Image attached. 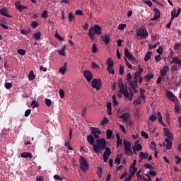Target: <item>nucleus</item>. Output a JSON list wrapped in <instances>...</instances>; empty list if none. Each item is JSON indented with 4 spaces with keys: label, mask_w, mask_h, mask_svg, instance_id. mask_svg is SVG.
<instances>
[{
    "label": "nucleus",
    "mask_w": 181,
    "mask_h": 181,
    "mask_svg": "<svg viewBox=\"0 0 181 181\" xmlns=\"http://www.w3.org/2000/svg\"><path fill=\"white\" fill-rule=\"evenodd\" d=\"M107 146V142L105 139H99L96 140V144L93 146V151L95 153H100L102 151H104Z\"/></svg>",
    "instance_id": "obj_1"
},
{
    "label": "nucleus",
    "mask_w": 181,
    "mask_h": 181,
    "mask_svg": "<svg viewBox=\"0 0 181 181\" xmlns=\"http://www.w3.org/2000/svg\"><path fill=\"white\" fill-rule=\"evenodd\" d=\"M95 35H101V27L98 25H95L94 27H90L88 31V36L90 40H94Z\"/></svg>",
    "instance_id": "obj_2"
},
{
    "label": "nucleus",
    "mask_w": 181,
    "mask_h": 181,
    "mask_svg": "<svg viewBox=\"0 0 181 181\" xmlns=\"http://www.w3.org/2000/svg\"><path fill=\"white\" fill-rule=\"evenodd\" d=\"M79 169H81V171L86 173L87 170L90 169V166L88 165V162L84 158L83 156H80L79 157Z\"/></svg>",
    "instance_id": "obj_3"
},
{
    "label": "nucleus",
    "mask_w": 181,
    "mask_h": 181,
    "mask_svg": "<svg viewBox=\"0 0 181 181\" xmlns=\"http://www.w3.org/2000/svg\"><path fill=\"white\" fill-rule=\"evenodd\" d=\"M101 86H103L101 79L94 78L92 80L91 87H93V88H95L97 90V91H99V90L101 88Z\"/></svg>",
    "instance_id": "obj_4"
},
{
    "label": "nucleus",
    "mask_w": 181,
    "mask_h": 181,
    "mask_svg": "<svg viewBox=\"0 0 181 181\" xmlns=\"http://www.w3.org/2000/svg\"><path fill=\"white\" fill-rule=\"evenodd\" d=\"M106 64L107 66V71H108L109 74H115V71L112 69L114 67V61L109 58L106 62Z\"/></svg>",
    "instance_id": "obj_5"
},
{
    "label": "nucleus",
    "mask_w": 181,
    "mask_h": 181,
    "mask_svg": "<svg viewBox=\"0 0 181 181\" xmlns=\"http://www.w3.org/2000/svg\"><path fill=\"white\" fill-rule=\"evenodd\" d=\"M124 54L125 57H127V59H128L131 63H136V59H135V57L131 54V52H129V49H128V48L124 49Z\"/></svg>",
    "instance_id": "obj_6"
},
{
    "label": "nucleus",
    "mask_w": 181,
    "mask_h": 181,
    "mask_svg": "<svg viewBox=\"0 0 181 181\" xmlns=\"http://www.w3.org/2000/svg\"><path fill=\"white\" fill-rule=\"evenodd\" d=\"M137 36H140L141 37H143V39H146L148 37V31L146 30V28H140L136 32Z\"/></svg>",
    "instance_id": "obj_7"
},
{
    "label": "nucleus",
    "mask_w": 181,
    "mask_h": 181,
    "mask_svg": "<svg viewBox=\"0 0 181 181\" xmlns=\"http://www.w3.org/2000/svg\"><path fill=\"white\" fill-rule=\"evenodd\" d=\"M90 133L93 135V138H95V139H98V138H100V135H101V131H100L97 127H91Z\"/></svg>",
    "instance_id": "obj_8"
},
{
    "label": "nucleus",
    "mask_w": 181,
    "mask_h": 181,
    "mask_svg": "<svg viewBox=\"0 0 181 181\" xmlns=\"http://www.w3.org/2000/svg\"><path fill=\"white\" fill-rule=\"evenodd\" d=\"M154 11V16L153 18H151L150 21H158L160 18V11H159V9L158 8L155 7L153 8Z\"/></svg>",
    "instance_id": "obj_9"
},
{
    "label": "nucleus",
    "mask_w": 181,
    "mask_h": 181,
    "mask_svg": "<svg viewBox=\"0 0 181 181\" xmlns=\"http://www.w3.org/2000/svg\"><path fill=\"white\" fill-rule=\"evenodd\" d=\"M83 76L88 83L93 80V74L90 71H84Z\"/></svg>",
    "instance_id": "obj_10"
},
{
    "label": "nucleus",
    "mask_w": 181,
    "mask_h": 181,
    "mask_svg": "<svg viewBox=\"0 0 181 181\" xmlns=\"http://www.w3.org/2000/svg\"><path fill=\"white\" fill-rule=\"evenodd\" d=\"M165 93H166L167 98H169V100H170L171 101H176L177 98L175 95V94H173V93H172V91H170L169 90H166Z\"/></svg>",
    "instance_id": "obj_11"
},
{
    "label": "nucleus",
    "mask_w": 181,
    "mask_h": 181,
    "mask_svg": "<svg viewBox=\"0 0 181 181\" xmlns=\"http://www.w3.org/2000/svg\"><path fill=\"white\" fill-rule=\"evenodd\" d=\"M0 15H1V16H6V18H12V16L9 15V11H8V9L5 7L0 9Z\"/></svg>",
    "instance_id": "obj_12"
},
{
    "label": "nucleus",
    "mask_w": 181,
    "mask_h": 181,
    "mask_svg": "<svg viewBox=\"0 0 181 181\" xmlns=\"http://www.w3.org/2000/svg\"><path fill=\"white\" fill-rule=\"evenodd\" d=\"M118 87L119 88V93H121V94L127 90V89H125V87L124 86V82H122V79H119Z\"/></svg>",
    "instance_id": "obj_13"
},
{
    "label": "nucleus",
    "mask_w": 181,
    "mask_h": 181,
    "mask_svg": "<svg viewBox=\"0 0 181 181\" xmlns=\"http://www.w3.org/2000/svg\"><path fill=\"white\" fill-rule=\"evenodd\" d=\"M86 140L88 141V144H90V145H91L93 148H94V146L95 145V140L94 139V136H93V135L91 134H89L88 136H87Z\"/></svg>",
    "instance_id": "obj_14"
},
{
    "label": "nucleus",
    "mask_w": 181,
    "mask_h": 181,
    "mask_svg": "<svg viewBox=\"0 0 181 181\" xmlns=\"http://www.w3.org/2000/svg\"><path fill=\"white\" fill-rule=\"evenodd\" d=\"M168 71H169V66H165L163 69L160 70V74L161 77H165L166 74H168Z\"/></svg>",
    "instance_id": "obj_15"
},
{
    "label": "nucleus",
    "mask_w": 181,
    "mask_h": 181,
    "mask_svg": "<svg viewBox=\"0 0 181 181\" xmlns=\"http://www.w3.org/2000/svg\"><path fill=\"white\" fill-rule=\"evenodd\" d=\"M139 158H140V160H139V162H142L144 159H148V158H149V153L140 152Z\"/></svg>",
    "instance_id": "obj_16"
},
{
    "label": "nucleus",
    "mask_w": 181,
    "mask_h": 181,
    "mask_svg": "<svg viewBox=\"0 0 181 181\" xmlns=\"http://www.w3.org/2000/svg\"><path fill=\"white\" fill-rule=\"evenodd\" d=\"M67 71V62H64V66L59 69V73L64 76Z\"/></svg>",
    "instance_id": "obj_17"
},
{
    "label": "nucleus",
    "mask_w": 181,
    "mask_h": 181,
    "mask_svg": "<svg viewBox=\"0 0 181 181\" xmlns=\"http://www.w3.org/2000/svg\"><path fill=\"white\" fill-rule=\"evenodd\" d=\"M154 75L153 73L149 72L144 76V80L146 81V83H149L152 78H153Z\"/></svg>",
    "instance_id": "obj_18"
},
{
    "label": "nucleus",
    "mask_w": 181,
    "mask_h": 181,
    "mask_svg": "<svg viewBox=\"0 0 181 181\" xmlns=\"http://www.w3.org/2000/svg\"><path fill=\"white\" fill-rule=\"evenodd\" d=\"M130 117L131 116L129 113H124L120 116V119H122L123 122H127Z\"/></svg>",
    "instance_id": "obj_19"
},
{
    "label": "nucleus",
    "mask_w": 181,
    "mask_h": 181,
    "mask_svg": "<svg viewBox=\"0 0 181 181\" xmlns=\"http://www.w3.org/2000/svg\"><path fill=\"white\" fill-rule=\"evenodd\" d=\"M40 37H42V33H40V31L35 33L33 35V40H40Z\"/></svg>",
    "instance_id": "obj_20"
},
{
    "label": "nucleus",
    "mask_w": 181,
    "mask_h": 181,
    "mask_svg": "<svg viewBox=\"0 0 181 181\" xmlns=\"http://www.w3.org/2000/svg\"><path fill=\"white\" fill-rule=\"evenodd\" d=\"M101 39H103V42H104L105 45H108V43H110V40H111L110 35H105V36L101 35Z\"/></svg>",
    "instance_id": "obj_21"
},
{
    "label": "nucleus",
    "mask_w": 181,
    "mask_h": 181,
    "mask_svg": "<svg viewBox=\"0 0 181 181\" xmlns=\"http://www.w3.org/2000/svg\"><path fill=\"white\" fill-rule=\"evenodd\" d=\"M179 64L180 66H181V59L177 58V57H173V60L170 62V64Z\"/></svg>",
    "instance_id": "obj_22"
},
{
    "label": "nucleus",
    "mask_w": 181,
    "mask_h": 181,
    "mask_svg": "<svg viewBox=\"0 0 181 181\" xmlns=\"http://www.w3.org/2000/svg\"><path fill=\"white\" fill-rule=\"evenodd\" d=\"M129 85L132 87L134 93H138V90H136V88L138 87V85L134 84L133 81H129Z\"/></svg>",
    "instance_id": "obj_23"
},
{
    "label": "nucleus",
    "mask_w": 181,
    "mask_h": 181,
    "mask_svg": "<svg viewBox=\"0 0 181 181\" xmlns=\"http://www.w3.org/2000/svg\"><path fill=\"white\" fill-rule=\"evenodd\" d=\"M157 117L158 118V122H160V124H161L163 125V127H166L165 123H163V120L162 119V113H160V112H158Z\"/></svg>",
    "instance_id": "obj_24"
},
{
    "label": "nucleus",
    "mask_w": 181,
    "mask_h": 181,
    "mask_svg": "<svg viewBox=\"0 0 181 181\" xmlns=\"http://www.w3.org/2000/svg\"><path fill=\"white\" fill-rule=\"evenodd\" d=\"M165 141L167 144L166 149L168 151H170V149H172V141H170L169 139H165Z\"/></svg>",
    "instance_id": "obj_25"
},
{
    "label": "nucleus",
    "mask_w": 181,
    "mask_h": 181,
    "mask_svg": "<svg viewBox=\"0 0 181 181\" xmlns=\"http://www.w3.org/2000/svg\"><path fill=\"white\" fill-rule=\"evenodd\" d=\"M163 131L165 136H167V138H172V133H170V131H169L168 128H164Z\"/></svg>",
    "instance_id": "obj_26"
},
{
    "label": "nucleus",
    "mask_w": 181,
    "mask_h": 181,
    "mask_svg": "<svg viewBox=\"0 0 181 181\" xmlns=\"http://www.w3.org/2000/svg\"><path fill=\"white\" fill-rule=\"evenodd\" d=\"M21 158H30V159H32V153H28V152H23L21 154Z\"/></svg>",
    "instance_id": "obj_27"
},
{
    "label": "nucleus",
    "mask_w": 181,
    "mask_h": 181,
    "mask_svg": "<svg viewBox=\"0 0 181 181\" xmlns=\"http://www.w3.org/2000/svg\"><path fill=\"white\" fill-rule=\"evenodd\" d=\"M151 56H152V52H147L144 57V62H148L151 59Z\"/></svg>",
    "instance_id": "obj_28"
},
{
    "label": "nucleus",
    "mask_w": 181,
    "mask_h": 181,
    "mask_svg": "<svg viewBox=\"0 0 181 181\" xmlns=\"http://www.w3.org/2000/svg\"><path fill=\"white\" fill-rule=\"evenodd\" d=\"M123 145L124 146V149H128L131 148V142L127 140L123 141Z\"/></svg>",
    "instance_id": "obj_29"
},
{
    "label": "nucleus",
    "mask_w": 181,
    "mask_h": 181,
    "mask_svg": "<svg viewBox=\"0 0 181 181\" xmlns=\"http://www.w3.org/2000/svg\"><path fill=\"white\" fill-rule=\"evenodd\" d=\"M36 77L33 71H30L28 74V78L30 81H33V79Z\"/></svg>",
    "instance_id": "obj_30"
},
{
    "label": "nucleus",
    "mask_w": 181,
    "mask_h": 181,
    "mask_svg": "<svg viewBox=\"0 0 181 181\" xmlns=\"http://www.w3.org/2000/svg\"><path fill=\"white\" fill-rule=\"evenodd\" d=\"M112 136V132L111 131V129H107L106 131V138L107 139H111Z\"/></svg>",
    "instance_id": "obj_31"
},
{
    "label": "nucleus",
    "mask_w": 181,
    "mask_h": 181,
    "mask_svg": "<svg viewBox=\"0 0 181 181\" xmlns=\"http://www.w3.org/2000/svg\"><path fill=\"white\" fill-rule=\"evenodd\" d=\"M105 151L103 153V155H106L107 156H110V155H111V148H110V147H105Z\"/></svg>",
    "instance_id": "obj_32"
},
{
    "label": "nucleus",
    "mask_w": 181,
    "mask_h": 181,
    "mask_svg": "<svg viewBox=\"0 0 181 181\" xmlns=\"http://www.w3.org/2000/svg\"><path fill=\"white\" fill-rule=\"evenodd\" d=\"M176 8H173V10L171 11V21H173L175 18H178L179 16H176Z\"/></svg>",
    "instance_id": "obj_33"
},
{
    "label": "nucleus",
    "mask_w": 181,
    "mask_h": 181,
    "mask_svg": "<svg viewBox=\"0 0 181 181\" xmlns=\"http://www.w3.org/2000/svg\"><path fill=\"white\" fill-rule=\"evenodd\" d=\"M115 163H117V165H119L121 163V156L118 154L115 159Z\"/></svg>",
    "instance_id": "obj_34"
},
{
    "label": "nucleus",
    "mask_w": 181,
    "mask_h": 181,
    "mask_svg": "<svg viewBox=\"0 0 181 181\" xmlns=\"http://www.w3.org/2000/svg\"><path fill=\"white\" fill-rule=\"evenodd\" d=\"M97 175L98 177L101 178L103 177V168L101 167H99L97 171Z\"/></svg>",
    "instance_id": "obj_35"
},
{
    "label": "nucleus",
    "mask_w": 181,
    "mask_h": 181,
    "mask_svg": "<svg viewBox=\"0 0 181 181\" xmlns=\"http://www.w3.org/2000/svg\"><path fill=\"white\" fill-rule=\"evenodd\" d=\"M125 153L127 156H132V150L130 148H124Z\"/></svg>",
    "instance_id": "obj_36"
},
{
    "label": "nucleus",
    "mask_w": 181,
    "mask_h": 181,
    "mask_svg": "<svg viewBox=\"0 0 181 181\" xmlns=\"http://www.w3.org/2000/svg\"><path fill=\"white\" fill-rule=\"evenodd\" d=\"M68 19L69 22H73V21H74V15H73V13H69Z\"/></svg>",
    "instance_id": "obj_37"
},
{
    "label": "nucleus",
    "mask_w": 181,
    "mask_h": 181,
    "mask_svg": "<svg viewBox=\"0 0 181 181\" xmlns=\"http://www.w3.org/2000/svg\"><path fill=\"white\" fill-rule=\"evenodd\" d=\"M17 53L21 56H25L26 54V51H25L23 49H18Z\"/></svg>",
    "instance_id": "obj_38"
},
{
    "label": "nucleus",
    "mask_w": 181,
    "mask_h": 181,
    "mask_svg": "<svg viewBox=\"0 0 181 181\" xmlns=\"http://www.w3.org/2000/svg\"><path fill=\"white\" fill-rule=\"evenodd\" d=\"M17 9H18L20 12H22V11H25V9H28V7L24 5H20L17 6Z\"/></svg>",
    "instance_id": "obj_39"
},
{
    "label": "nucleus",
    "mask_w": 181,
    "mask_h": 181,
    "mask_svg": "<svg viewBox=\"0 0 181 181\" xmlns=\"http://www.w3.org/2000/svg\"><path fill=\"white\" fill-rule=\"evenodd\" d=\"M4 87L5 88H6V90H11V88H12V83L9 82H6L4 84Z\"/></svg>",
    "instance_id": "obj_40"
},
{
    "label": "nucleus",
    "mask_w": 181,
    "mask_h": 181,
    "mask_svg": "<svg viewBox=\"0 0 181 181\" xmlns=\"http://www.w3.org/2000/svg\"><path fill=\"white\" fill-rule=\"evenodd\" d=\"M142 103V101L141 100V99H135L133 101V104L134 105H135V107H136V105H139V104H141Z\"/></svg>",
    "instance_id": "obj_41"
},
{
    "label": "nucleus",
    "mask_w": 181,
    "mask_h": 181,
    "mask_svg": "<svg viewBox=\"0 0 181 181\" xmlns=\"http://www.w3.org/2000/svg\"><path fill=\"white\" fill-rule=\"evenodd\" d=\"M31 30L30 29L28 30H21V35H29L30 33Z\"/></svg>",
    "instance_id": "obj_42"
},
{
    "label": "nucleus",
    "mask_w": 181,
    "mask_h": 181,
    "mask_svg": "<svg viewBox=\"0 0 181 181\" xmlns=\"http://www.w3.org/2000/svg\"><path fill=\"white\" fill-rule=\"evenodd\" d=\"M36 107H39V103H37V102H36V100H33L31 103V107L36 108Z\"/></svg>",
    "instance_id": "obj_43"
},
{
    "label": "nucleus",
    "mask_w": 181,
    "mask_h": 181,
    "mask_svg": "<svg viewBox=\"0 0 181 181\" xmlns=\"http://www.w3.org/2000/svg\"><path fill=\"white\" fill-rule=\"evenodd\" d=\"M150 148L153 151H156V144L155 143V141L151 142Z\"/></svg>",
    "instance_id": "obj_44"
},
{
    "label": "nucleus",
    "mask_w": 181,
    "mask_h": 181,
    "mask_svg": "<svg viewBox=\"0 0 181 181\" xmlns=\"http://www.w3.org/2000/svg\"><path fill=\"white\" fill-rule=\"evenodd\" d=\"M139 71L136 72L134 74L137 75L139 77L141 76V73L144 71V69L141 68V66H139Z\"/></svg>",
    "instance_id": "obj_45"
},
{
    "label": "nucleus",
    "mask_w": 181,
    "mask_h": 181,
    "mask_svg": "<svg viewBox=\"0 0 181 181\" xmlns=\"http://www.w3.org/2000/svg\"><path fill=\"white\" fill-rule=\"evenodd\" d=\"M45 104L47 107H51L52 106V100L45 98Z\"/></svg>",
    "instance_id": "obj_46"
},
{
    "label": "nucleus",
    "mask_w": 181,
    "mask_h": 181,
    "mask_svg": "<svg viewBox=\"0 0 181 181\" xmlns=\"http://www.w3.org/2000/svg\"><path fill=\"white\" fill-rule=\"evenodd\" d=\"M157 53L158 54H163V47L162 46H159L158 48L156 49Z\"/></svg>",
    "instance_id": "obj_47"
},
{
    "label": "nucleus",
    "mask_w": 181,
    "mask_h": 181,
    "mask_svg": "<svg viewBox=\"0 0 181 181\" xmlns=\"http://www.w3.org/2000/svg\"><path fill=\"white\" fill-rule=\"evenodd\" d=\"M170 70L173 74L175 71H177L179 70V68L177 67V65H174Z\"/></svg>",
    "instance_id": "obj_48"
},
{
    "label": "nucleus",
    "mask_w": 181,
    "mask_h": 181,
    "mask_svg": "<svg viewBox=\"0 0 181 181\" xmlns=\"http://www.w3.org/2000/svg\"><path fill=\"white\" fill-rule=\"evenodd\" d=\"M41 16L43 19H46V18H47V16H48L47 11H43L41 14Z\"/></svg>",
    "instance_id": "obj_49"
},
{
    "label": "nucleus",
    "mask_w": 181,
    "mask_h": 181,
    "mask_svg": "<svg viewBox=\"0 0 181 181\" xmlns=\"http://www.w3.org/2000/svg\"><path fill=\"white\" fill-rule=\"evenodd\" d=\"M126 28H127V24H119L118 25L119 30H124V29Z\"/></svg>",
    "instance_id": "obj_50"
},
{
    "label": "nucleus",
    "mask_w": 181,
    "mask_h": 181,
    "mask_svg": "<svg viewBox=\"0 0 181 181\" xmlns=\"http://www.w3.org/2000/svg\"><path fill=\"white\" fill-rule=\"evenodd\" d=\"M100 124L101 125H107V124H108V119H107V117H104Z\"/></svg>",
    "instance_id": "obj_51"
},
{
    "label": "nucleus",
    "mask_w": 181,
    "mask_h": 181,
    "mask_svg": "<svg viewBox=\"0 0 181 181\" xmlns=\"http://www.w3.org/2000/svg\"><path fill=\"white\" fill-rule=\"evenodd\" d=\"M142 170H140L136 173L137 179L139 181H141V177H144V176L141 175V172Z\"/></svg>",
    "instance_id": "obj_52"
},
{
    "label": "nucleus",
    "mask_w": 181,
    "mask_h": 181,
    "mask_svg": "<svg viewBox=\"0 0 181 181\" xmlns=\"http://www.w3.org/2000/svg\"><path fill=\"white\" fill-rule=\"evenodd\" d=\"M141 136L145 138V139H148V138H149V136L148 135V133H146L144 131H141Z\"/></svg>",
    "instance_id": "obj_53"
},
{
    "label": "nucleus",
    "mask_w": 181,
    "mask_h": 181,
    "mask_svg": "<svg viewBox=\"0 0 181 181\" xmlns=\"http://www.w3.org/2000/svg\"><path fill=\"white\" fill-rule=\"evenodd\" d=\"M55 37H57L58 39V40H59L60 42H63L64 39L63 37L60 36V35H59V33H56L54 35Z\"/></svg>",
    "instance_id": "obj_54"
},
{
    "label": "nucleus",
    "mask_w": 181,
    "mask_h": 181,
    "mask_svg": "<svg viewBox=\"0 0 181 181\" xmlns=\"http://www.w3.org/2000/svg\"><path fill=\"white\" fill-rule=\"evenodd\" d=\"M97 45L95 44H93L92 45V52L93 53H97Z\"/></svg>",
    "instance_id": "obj_55"
},
{
    "label": "nucleus",
    "mask_w": 181,
    "mask_h": 181,
    "mask_svg": "<svg viewBox=\"0 0 181 181\" xmlns=\"http://www.w3.org/2000/svg\"><path fill=\"white\" fill-rule=\"evenodd\" d=\"M146 176H148V180L146 179L145 177H143L141 178L140 181H150L151 180V176L149 175L146 174Z\"/></svg>",
    "instance_id": "obj_56"
},
{
    "label": "nucleus",
    "mask_w": 181,
    "mask_h": 181,
    "mask_svg": "<svg viewBox=\"0 0 181 181\" xmlns=\"http://www.w3.org/2000/svg\"><path fill=\"white\" fill-rule=\"evenodd\" d=\"M112 100H113V104L115 105H118V100H117V98H115V95H112Z\"/></svg>",
    "instance_id": "obj_57"
},
{
    "label": "nucleus",
    "mask_w": 181,
    "mask_h": 181,
    "mask_svg": "<svg viewBox=\"0 0 181 181\" xmlns=\"http://www.w3.org/2000/svg\"><path fill=\"white\" fill-rule=\"evenodd\" d=\"M30 112H32V110L30 109H28L27 110H25V117H29L30 115Z\"/></svg>",
    "instance_id": "obj_58"
},
{
    "label": "nucleus",
    "mask_w": 181,
    "mask_h": 181,
    "mask_svg": "<svg viewBox=\"0 0 181 181\" xmlns=\"http://www.w3.org/2000/svg\"><path fill=\"white\" fill-rule=\"evenodd\" d=\"M37 26H39V23H37V21H33L32 23V28H33V29H36Z\"/></svg>",
    "instance_id": "obj_59"
},
{
    "label": "nucleus",
    "mask_w": 181,
    "mask_h": 181,
    "mask_svg": "<svg viewBox=\"0 0 181 181\" xmlns=\"http://www.w3.org/2000/svg\"><path fill=\"white\" fill-rule=\"evenodd\" d=\"M59 97L63 98L64 97V90L63 89H60L59 91Z\"/></svg>",
    "instance_id": "obj_60"
},
{
    "label": "nucleus",
    "mask_w": 181,
    "mask_h": 181,
    "mask_svg": "<svg viewBox=\"0 0 181 181\" xmlns=\"http://www.w3.org/2000/svg\"><path fill=\"white\" fill-rule=\"evenodd\" d=\"M91 67L92 69H100V66H98V64H97L95 62L91 63Z\"/></svg>",
    "instance_id": "obj_61"
},
{
    "label": "nucleus",
    "mask_w": 181,
    "mask_h": 181,
    "mask_svg": "<svg viewBox=\"0 0 181 181\" xmlns=\"http://www.w3.org/2000/svg\"><path fill=\"white\" fill-rule=\"evenodd\" d=\"M119 74L122 76L124 74V66H120L119 69Z\"/></svg>",
    "instance_id": "obj_62"
},
{
    "label": "nucleus",
    "mask_w": 181,
    "mask_h": 181,
    "mask_svg": "<svg viewBox=\"0 0 181 181\" xmlns=\"http://www.w3.org/2000/svg\"><path fill=\"white\" fill-rule=\"evenodd\" d=\"M54 179H55V180H59V181L63 180V178L60 177V175H54Z\"/></svg>",
    "instance_id": "obj_63"
},
{
    "label": "nucleus",
    "mask_w": 181,
    "mask_h": 181,
    "mask_svg": "<svg viewBox=\"0 0 181 181\" xmlns=\"http://www.w3.org/2000/svg\"><path fill=\"white\" fill-rule=\"evenodd\" d=\"M144 167H146V169H153V166L149 163H145Z\"/></svg>",
    "instance_id": "obj_64"
}]
</instances>
